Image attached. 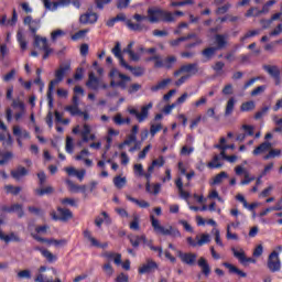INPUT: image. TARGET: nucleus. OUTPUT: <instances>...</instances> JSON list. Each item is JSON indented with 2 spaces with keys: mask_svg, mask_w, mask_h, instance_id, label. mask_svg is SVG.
<instances>
[{
  "mask_svg": "<svg viewBox=\"0 0 282 282\" xmlns=\"http://www.w3.org/2000/svg\"><path fill=\"white\" fill-rule=\"evenodd\" d=\"M175 17H184V11H175L174 13L162 10L159 8H150L148 9V17L142 15L140 13H135L132 19L134 21H149L150 23H175Z\"/></svg>",
  "mask_w": 282,
  "mask_h": 282,
  "instance_id": "nucleus-1",
  "label": "nucleus"
},
{
  "mask_svg": "<svg viewBox=\"0 0 282 282\" xmlns=\"http://www.w3.org/2000/svg\"><path fill=\"white\" fill-rule=\"evenodd\" d=\"M72 69V64L66 63L64 65H61L57 70H55V79H52L48 84V89L46 94V98L48 100V108H54V87L58 85V83H63V79L65 78V74Z\"/></svg>",
  "mask_w": 282,
  "mask_h": 282,
  "instance_id": "nucleus-2",
  "label": "nucleus"
},
{
  "mask_svg": "<svg viewBox=\"0 0 282 282\" xmlns=\"http://www.w3.org/2000/svg\"><path fill=\"white\" fill-rule=\"evenodd\" d=\"M150 220L155 235H162L163 237H173L174 239L177 237H182V232H180L177 228L173 226H169V228H165L160 224V220L156 219L155 216L151 215Z\"/></svg>",
  "mask_w": 282,
  "mask_h": 282,
  "instance_id": "nucleus-3",
  "label": "nucleus"
},
{
  "mask_svg": "<svg viewBox=\"0 0 282 282\" xmlns=\"http://www.w3.org/2000/svg\"><path fill=\"white\" fill-rule=\"evenodd\" d=\"M115 19L117 23L118 21L126 22L127 28L130 29L132 32H147V30H149V26H147V24H142V21H137V23H133L131 20H127V15L124 13L117 14Z\"/></svg>",
  "mask_w": 282,
  "mask_h": 282,
  "instance_id": "nucleus-4",
  "label": "nucleus"
},
{
  "mask_svg": "<svg viewBox=\"0 0 282 282\" xmlns=\"http://www.w3.org/2000/svg\"><path fill=\"white\" fill-rule=\"evenodd\" d=\"M58 215L53 210L51 212V218L53 221H62L63 224H67L69 219H74V213L65 207H57Z\"/></svg>",
  "mask_w": 282,
  "mask_h": 282,
  "instance_id": "nucleus-5",
  "label": "nucleus"
},
{
  "mask_svg": "<svg viewBox=\"0 0 282 282\" xmlns=\"http://www.w3.org/2000/svg\"><path fill=\"white\" fill-rule=\"evenodd\" d=\"M34 47H39V50L44 52L43 61H47V58H50V54L53 52L47 43V37H41L39 35H35Z\"/></svg>",
  "mask_w": 282,
  "mask_h": 282,
  "instance_id": "nucleus-6",
  "label": "nucleus"
},
{
  "mask_svg": "<svg viewBox=\"0 0 282 282\" xmlns=\"http://www.w3.org/2000/svg\"><path fill=\"white\" fill-rule=\"evenodd\" d=\"M149 109H153V104L149 102L148 105L141 108V112L138 111L135 108L128 109L130 116H135L138 122H144L147 118H149Z\"/></svg>",
  "mask_w": 282,
  "mask_h": 282,
  "instance_id": "nucleus-7",
  "label": "nucleus"
},
{
  "mask_svg": "<svg viewBox=\"0 0 282 282\" xmlns=\"http://www.w3.org/2000/svg\"><path fill=\"white\" fill-rule=\"evenodd\" d=\"M43 6L46 10H51L54 12L58 10V8H69L72 6V0H56L52 2V0H42Z\"/></svg>",
  "mask_w": 282,
  "mask_h": 282,
  "instance_id": "nucleus-8",
  "label": "nucleus"
},
{
  "mask_svg": "<svg viewBox=\"0 0 282 282\" xmlns=\"http://www.w3.org/2000/svg\"><path fill=\"white\" fill-rule=\"evenodd\" d=\"M23 24L29 25V31L34 36V41H36V32L41 30V19H32V15H26L23 19Z\"/></svg>",
  "mask_w": 282,
  "mask_h": 282,
  "instance_id": "nucleus-9",
  "label": "nucleus"
},
{
  "mask_svg": "<svg viewBox=\"0 0 282 282\" xmlns=\"http://www.w3.org/2000/svg\"><path fill=\"white\" fill-rule=\"evenodd\" d=\"M267 265L270 272H279L281 270V259H279V252L272 251L269 254Z\"/></svg>",
  "mask_w": 282,
  "mask_h": 282,
  "instance_id": "nucleus-10",
  "label": "nucleus"
},
{
  "mask_svg": "<svg viewBox=\"0 0 282 282\" xmlns=\"http://www.w3.org/2000/svg\"><path fill=\"white\" fill-rule=\"evenodd\" d=\"M160 265L153 259H147L145 263L141 264L138 269L139 274H153Z\"/></svg>",
  "mask_w": 282,
  "mask_h": 282,
  "instance_id": "nucleus-11",
  "label": "nucleus"
},
{
  "mask_svg": "<svg viewBox=\"0 0 282 282\" xmlns=\"http://www.w3.org/2000/svg\"><path fill=\"white\" fill-rule=\"evenodd\" d=\"M177 257L185 265L193 267L197 263V253L178 251Z\"/></svg>",
  "mask_w": 282,
  "mask_h": 282,
  "instance_id": "nucleus-12",
  "label": "nucleus"
},
{
  "mask_svg": "<svg viewBox=\"0 0 282 282\" xmlns=\"http://www.w3.org/2000/svg\"><path fill=\"white\" fill-rule=\"evenodd\" d=\"M263 69L271 76L272 79H274V83L276 87L281 85V70L279 69V66L276 65H264Z\"/></svg>",
  "mask_w": 282,
  "mask_h": 282,
  "instance_id": "nucleus-13",
  "label": "nucleus"
},
{
  "mask_svg": "<svg viewBox=\"0 0 282 282\" xmlns=\"http://www.w3.org/2000/svg\"><path fill=\"white\" fill-rule=\"evenodd\" d=\"M128 239L132 246V248H140V243L143 245V248H147V243H149V240L147 239V235H129Z\"/></svg>",
  "mask_w": 282,
  "mask_h": 282,
  "instance_id": "nucleus-14",
  "label": "nucleus"
},
{
  "mask_svg": "<svg viewBox=\"0 0 282 282\" xmlns=\"http://www.w3.org/2000/svg\"><path fill=\"white\" fill-rule=\"evenodd\" d=\"M102 79L96 76L94 72L88 74V79L86 82V87L93 91H98L100 89V83Z\"/></svg>",
  "mask_w": 282,
  "mask_h": 282,
  "instance_id": "nucleus-15",
  "label": "nucleus"
},
{
  "mask_svg": "<svg viewBox=\"0 0 282 282\" xmlns=\"http://www.w3.org/2000/svg\"><path fill=\"white\" fill-rule=\"evenodd\" d=\"M118 78L121 80L116 82L115 79L110 80L109 87H120V89H127V83H131L129 75L118 73Z\"/></svg>",
  "mask_w": 282,
  "mask_h": 282,
  "instance_id": "nucleus-16",
  "label": "nucleus"
},
{
  "mask_svg": "<svg viewBox=\"0 0 282 282\" xmlns=\"http://www.w3.org/2000/svg\"><path fill=\"white\" fill-rule=\"evenodd\" d=\"M214 46L217 51L228 47V34H216L214 36Z\"/></svg>",
  "mask_w": 282,
  "mask_h": 282,
  "instance_id": "nucleus-17",
  "label": "nucleus"
},
{
  "mask_svg": "<svg viewBox=\"0 0 282 282\" xmlns=\"http://www.w3.org/2000/svg\"><path fill=\"white\" fill-rule=\"evenodd\" d=\"M33 250H35V252H41L42 257H44L48 263H56V261H58V257L43 247L36 246L33 248Z\"/></svg>",
  "mask_w": 282,
  "mask_h": 282,
  "instance_id": "nucleus-18",
  "label": "nucleus"
},
{
  "mask_svg": "<svg viewBox=\"0 0 282 282\" xmlns=\"http://www.w3.org/2000/svg\"><path fill=\"white\" fill-rule=\"evenodd\" d=\"M79 22L84 25H87V23L94 24L98 22V13L87 11L86 13L82 14L79 17Z\"/></svg>",
  "mask_w": 282,
  "mask_h": 282,
  "instance_id": "nucleus-19",
  "label": "nucleus"
},
{
  "mask_svg": "<svg viewBox=\"0 0 282 282\" xmlns=\"http://www.w3.org/2000/svg\"><path fill=\"white\" fill-rule=\"evenodd\" d=\"M101 257L107 259V261H113L116 265H122V254L120 253H116L113 251H105L101 253Z\"/></svg>",
  "mask_w": 282,
  "mask_h": 282,
  "instance_id": "nucleus-20",
  "label": "nucleus"
},
{
  "mask_svg": "<svg viewBox=\"0 0 282 282\" xmlns=\"http://www.w3.org/2000/svg\"><path fill=\"white\" fill-rule=\"evenodd\" d=\"M231 252L240 263H254V259L246 257L243 249L237 250L235 247L231 248Z\"/></svg>",
  "mask_w": 282,
  "mask_h": 282,
  "instance_id": "nucleus-21",
  "label": "nucleus"
},
{
  "mask_svg": "<svg viewBox=\"0 0 282 282\" xmlns=\"http://www.w3.org/2000/svg\"><path fill=\"white\" fill-rule=\"evenodd\" d=\"M231 252L240 263H254V259L246 257L243 249L237 250L235 247L231 248Z\"/></svg>",
  "mask_w": 282,
  "mask_h": 282,
  "instance_id": "nucleus-22",
  "label": "nucleus"
},
{
  "mask_svg": "<svg viewBox=\"0 0 282 282\" xmlns=\"http://www.w3.org/2000/svg\"><path fill=\"white\" fill-rule=\"evenodd\" d=\"M32 237H33V239H35V241H39L40 243H48L50 246H52V243H54L56 247H58V246H65V243H67V241L65 239H62V240H57L54 238L47 239V238H43L39 235H33Z\"/></svg>",
  "mask_w": 282,
  "mask_h": 282,
  "instance_id": "nucleus-23",
  "label": "nucleus"
},
{
  "mask_svg": "<svg viewBox=\"0 0 282 282\" xmlns=\"http://www.w3.org/2000/svg\"><path fill=\"white\" fill-rule=\"evenodd\" d=\"M2 213H18V217L21 219L24 217L25 212H23V205L21 204H13L10 207L2 206L1 207Z\"/></svg>",
  "mask_w": 282,
  "mask_h": 282,
  "instance_id": "nucleus-24",
  "label": "nucleus"
},
{
  "mask_svg": "<svg viewBox=\"0 0 282 282\" xmlns=\"http://www.w3.org/2000/svg\"><path fill=\"white\" fill-rule=\"evenodd\" d=\"M0 240L4 241V243H10L13 241L14 243H21L23 239L19 237L15 232H10L9 235L3 234V231H0Z\"/></svg>",
  "mask_w": 282,
  "mask_h": 282,
  "instance_id": "nucleus-25",
  "label": "nucleus"
},
{
  "mask_svg": "<svg viewBox=\"0 0 282 282\" xmlns=\"http://www.w3.org/2000/svg\"><path fill=\"white\" fill-rule=\"evenodd\" d=\"M197 265L198 268H200L202 274L206 279H208V276H210V264H208V261L206 260V258L200 257L197 261Z\"/></svg>",
  "mask_w": 282,
  "mask_h": 282,
  "instance_id": "nucleus-26",
  "label": "nucleus"
},
{
  "mask_svg": "<svg viewBox=\"0 0 282 282\" xmlns=\"http://www.w3.org/2000/svg\"><path fill=\"white\" fill-rule=\"evenodd\" d=\"M29 173L28 169L19 165L15 170L11 171V177H13L15 182H21V178L29 175Z\"/></svg>",
  "mask_w": 282,
  "mask_h": 282,
  "instance_id": "nucleus-27",
  "label": "nucleus"
},
{
  "mask_svg": "<svg viewBox=\"0 0 282 282\" xmlns=\"http://www.w3.org/2000/svg\"><path fill=\"white\" fill-rule=\"evenodd\" d=\"M66 184L70 193H84L87 197V185H76L72 180H67Z\"/></svg>",
  "mask_w": 282,
  "mask_h": 282,
  "instance_id": "nucleus-28",
  "label": "nucleus"
},
{
  "mask_svg": "<svg viewBox=\"0 0 282 282\" xmlns=\"http://www.w3.org/2000/svg\"><path fill=\"white\" fill-rule=\"evenodd\" d=\"M183 72L185 74H187V76H196V74L199 73V64L197 63H189V64H185L183 65Z\"/></svg>",
  "mask_w": 282,
  "mask_h": 282,
  "instance_id": "nucleus-29",
  "label": "nucleus"
},
{
  "mask_svg": "<svg viewBox=\"0 0 282 282\" xmlns=\"http://www.w3.org/2000/svg\"><path fill=\"white\" fill-rule=\"evenodd\" d=\"M223 265L224 268H227V270H229V274H237L241 279H246V276H248V273L241 271L239 268L235 267L229 262H224Z\"/></svg>",
  "mask_w": 282,
  "mask_h": 282,
  "instance_id": "nucleus-30",
  "label": "nucleus"
},
{
  "mask_svg": "<svg viewBox=\"0 0 282 282\" xmlns=\"http://www.w3.org/2000/svg\"><path fill=\"white\" fill-rule=\"evenodd\" d=\"M121 67H124V69H128L129 72H131L133 76H137V77L144 76V67L142 66H131L129 65V63L126 62Z\"/></svg>",
  "mask_w": 282,
  "mask_h": 282,
  "instance_id": "nucleus-31",
  "label": "nucleus"
},
{
  "mask_svg": "<svg viewBox=\"0 0 282 282\" xmlns=\"http://www.w3.org/2000/svg\"><path fill=\"white\" fill-rule=\"evenodd\" d=\"M111 52L116 56V58H118L119 65L122 67L124 63H127V61H124V57L122 56V48L120 42H116V45Z\"/></svg>",
  "mask_w": 282,
  "mask_h": 282,
  "instance_id": "nucleus-32",
  "label": "nucleus"
},
{
  "mask_svg": "<svg viewBox=\"0 0 282 282\" xmlns=\"http://www.w3.org/2000/svg\"><path fill=\"white\" fill-rule=\"evenodd\" d=\"M217 50L215 46H209L206 47L205 50L202 51V56H204V61L203 63H206L208 61H213V57L215 56V54H217Z\"/></svg>",
  "mask_w": 282,
  "mask_h": 282,
  "instance_id": "nucleus-33",
  "label": "nucleus"
},
{
  "mask_svg": "<svg viewBox=\"0 0 282 282\" xmlns=\"http://www.w3.org/2000/svg\"><path fill=\"white\" fill-rule=\"evenodd\" d=\"M235 105H237V99H235V97H230L225 107V118L232 116V112L235 111Z\"/></svg>",
  "mask_w": 282,
  "mask_h": 282,
  "instance_id": "nucleus-34",
  "label": "nucleus"
},
{
  "mask_svg": "<svg viewBox=\"0 0 282 282\" xmlns=\"http://www.w3.org/2000/svg\"><path fill=\"white\" fill-rule=\"evenodd\" d=\"M270 149H272V143L264 141L258 145L252 153L253 155H261V153H265L267 151H270Z\"/></svg>",
  "mask_w": 282,
  "mask_h": 282,
  "instance_id": "nucleus-35",
  "label": "nucleus"
},
{
  "mask_svg": "<svg viewBox=\"0 0 282 282\" xmlns=\"http://www.w3.org/2000/svg\"><path fill=\"white\" fill-rule=\"evenodd\" d=\"M172 79L171 78H165L161 82H159L156 85L152 86L150 89L153 94H155L156 91H160L161 89H166V87H169V85H171Z\"/></svg>",
  "mask_w": 282,
  "mask_h": 282,
  "instance_id": "nucleus-36",
  "label": "nucleus"
},
{
  "mask_svg": "<svg viewBox=\"0 0 282 282\" xmlns=\"http://www.w3.org/2000/svg\"><path fill=\"white\" fill-rule=\"evenodd\" d=\"M105 221H106V224H111V218L109 217V214L107 212H102L101 217L98 216L95 219V225L97 226V228H100L102 226V224H105Z\"/></svg>",
  "mask_w": 282,
  "mask_h": 282,
  "instance_id": "nucleus-37",
  "label": "nucleus"
},
{
  "mask_svg": "<svg viewBox=\"0 0 282 282\" xmlns=\"http://www.w3.org/2000/svg\"><path fill=\"white\" fill-rule=\"evenodd\" d=\"M17 41L20 45V50L25 52V50H28V41L25 40V35H23V31L19 30L17 32Z\"/></svg>",
  "mask_w": 282,
  "mask_h": 282,
  "instance_id": "nucleus-38",
  "label": "nucleus"
},
{
  "mask_svg": "<svg viewBox=\"0 0 282 282\" xmlns=\"http://www.w3.org/2000/svg\"><path fill=\"white\" fill-rule=\"evenodd\" d=\"M13 135H15V138H23L24 140H30V132L28 130H21V127L19 126L13 127Z\"/></svg>",
  "mask_w": 282,
  "mask_h": 282,
  "instance_id": "nucleus-39",
  "label": "nucleus"
},
{
  "mask_svg": "<svg viewBox=\"0 0 282 282\" xmlns=\"http://www.w3.org/2000/svg\"><path fill=\"white\" fill-rule=\"evenodd\" d=\"M126 199H128V202H131L132 204H135L137 206H139V208H149L151 206L149 202L133 198L131 195H127Z\"/></svg>",
  "mask_w": 282,
  "mask_h": 282,
  "instance_id": "nucleus-40",
  "label": "nucleus"
},
{
  "mask_svg": "<svg viewBox=\"0 0 282 282\" xmlns=\"http://www.w3.org/2000/svg\"><path fill=\"white\" fill-rule=\"evenodd\" d=\"M133 142H138V137L129 134L123 142L118 144V149L122 151L124 147H130L131 144H133Z\"/></svg>",
  "mask_w": 282,
  "mask_h": 282,
  "instance_id": "nucleus-41",
  "label": "nucleus"
},
{
  "mask_svg": "<svg viewBox=\"0 0 282 282\" xmlns=\"http://www.w3.org/2000/svg\"><path fill=\"white\" fill-rule=\"evenodd\" d=\"M34 193H35V195H37V197H43L45 195H52V193H54V187L46 186L44 188H35Z\"/></svg>",
  "mask_w": 282,
  "mask_h": 282,
  "instance_id": "nucleus-42",
  "label": "nucleus"
},
{
  "mask_svg": "<svg viewBox=\"0 0 282 282\" xmlns=\"http://www.w3.org/2000/svg\"><path fill=\"white\" fill-rule=\"evenodd\" d=\"M64 111H67L70 116H82L83 110L78 106L68 105L64 108Z\"/></svg>",
  "mask_w": 282,
  "mask_h": 282,
  "instance_id": "nucleus-43",
  "label": "nucleus"
},
{
  "mask_svg": "<svg viewBox=\"0 0 282 282\" xmlns=\"http://www.w3.org/2000/svg\"><path fill=\"white\" fill-rule=\"evenodd\" d=\"M224 180H228V173L226 172H220L217 174L212 182V186H217L224 182Z\"/></svg>",
  "mask_w": 282,
  "mask_h": 282,
  "instance_id": "nucleus-44",
  "label": "nucleus"
},
{
  "mask_svg": "<svg viewBox=\"0 0 282 282\" xmlns=\"http://www.w3.org/2000/svg\"><path fill=\"white\" fill-rule=\"evenodd\" d=\"M225 67L226 63L218 61L212 66V69L215 72L216 76H221Z\"/></svg>",
  "mask_w": 282,
  "mask_h": 282,
  "instance_id": "nucleus-45",
  "label": "nucleus"
},
{
  "mask_svg": "<svg viewBox=\"0 0 282 282\" xmlns=\"http://www.w3.org/2000/svg\"><path fill=\"white\" fill-rule=\"evenodd\" d=\"M84 237L85 239H88V241H90V245L93 246V248H98V246H100V242L91 236L90 230H85Z\"/></svg>",
  "mask_w": 282,
  "mask_h": 282,
  "instance_id": "nucleus-46",
  "label": "nucleus"
},
{
  "mask_svg": "<svg viewBox=\"0 0 282 282\" xmlns=\"http://www.w3.org/2000/svg\"><path fill=\"white\" fill-rule=\"evenodd\" d=\"M4 191L7 192L8 195H19L22 188L20 186L14 187V185H6Z\"/></svg>",
  "mask_w": 282,
  "mask_h": 282,
  "instance_id": "nucleus-47",
  "label": "nucleus"
},
{
  "mask_svg": "<svg viewBox=\"0 0 282 282\" xmlns=\"http://www.w3.org/2000/svg\"><path fill=\"white\" fill-rule=\"evenodd\" d=\"M91 133V127L89 124L85 123L84 129L82 131V140L83 142H89V134Z\"/></svg>",
  "mask_w": 282,
  "mask_h": 282,
  "instance_id": "nucleus-48",
  "label": "nucleus"
},
{
  "mask_svg": "<svg viewBox=\"0 0 282 282\" xmlns=\"http://www.w3.org/2000/svg\"><path fill=\"white\" fill-rule=\"evenodd\" d=\"M145 248H150V250H152V252H159L160 258H162V254H164V250L162 249V247L153 246V240H148Z\"/></svg>",
  "mask_w": 282,
  "mask_h": 282,
  "instance_id": "nucleus-49",
  "label": "nucleus"
},
{
  "mask_svg": "<svg viewBox=\"0 0 282 282\" xmlns=\"http://www.w3.org/2000/svg\"><path fill=\"white\" fill-rule=\"evenodd\" d=\"M254 107H257V104H254V101H246L241 104L240 111H252Z\"/></svg>",
  "mask_w": 282,
  "mask_h": 282,
  "instance_id": "nucleus-50",
  "label": "nucleus"
},
{
  "mask_svg": "<svg viewBox=\"0 0 282 282\" xmlns=\"http://www.w3.org/2000/svg\"><path fill=\"white\" fill-rule=\"evenodd\" d=\"M113 184L116 188H124V186L127 185V177L116 176L113 178Z\"/></svg>",
  "mask_w": 282,
  "mask_h": 282,
  "instance_id": "nucleus-51",
  "label": "nucleus"
},
{
  "mask_svg": "<svg viewBox=\"0 0 282 282\" xmlns=\"http://www.w3.org/2000/svg\"><path fill=\"white\" fill-rule=\"evenodd\" d=\"M17 78V69H11L9 73L2 76L3 83H11V80H14Z\"/></svg>",
  "mask_w": 282,
  "mask_h": 282,
  "instance_id": "nucleus-52",
  "label": "nucleus"
},
{
  "mask_svg": "<svg viewBox=\"0 0 282 282\" xmlns=\"http://www.w3.org/2000/svg\"><path fill=\"white\" fill-rule=\"evenodd\" d=\"M61 204L63 206H72L73 208H78V203H76V199L69 197L61 199Z\"/></svg>",
  "mask_w": 282,
  "mask_h": 282,
  "instance_id": "nucleus-53",
  "label": "nucleus"
},
{
  "mask_svg": "<svg viewBox=\"0 0 282 282\" xmlns=\"http://www.w3.org/2000/svg\"><path fill=\"white\" fill-rule=\"evenodd\" d=\"M261 34V30H252L247 32L242 37H240V42L243 43L247 41V39H251V36H259Z\"/></svg>",
  "mask_w": 282,
  "mask_h": 282,
  "instance_id": "nucleus-54",
  "label": "nucleus"
},
{
  "mask_svg": "<svg viewBox=\"0 0 282 282\" xmlns=\"http://www.w3.org/2000/svg\"><path fill=\"white\" fill-rule=\"evenodd\" d=\"M193 3H195V2L192 0L172 1L171 7L172 8H182L184 6H193Z\"/></svg>",
  "mask_w": 282,
  "mask_h": 282,
  "instance_id": "nucleus-55",
  "label": "nucleus"
},
{
  "mask_svg": "<svg viewBox=\"0 0 282 282\" xmlns=\"http://www.w3.org/2000/svg\"><path fill=\"white\" fill-rule=\"evenodd\" d=\"M62 36H65V31L58 29L51 33V41L56 42L58 39H62Z\"/></svg>",
  "mask_w": 282,
  "mask_h": 282,
  "instance_id": "nucleus-56",
  "label": "nucleus"
},
{
  "mask_svg": "<svg viewBox=\"0 0 282 282\" xmlns=\"http://www.w3.org/2000/svg\"><path fill=\"white\" fill-rule=\"evenodd\" d=\"M113 0H95L97 10H105V6H109Z\"/></svg>",
  "mask_w": 282,
  "mask_h": 282,
  "instance_id": "nucleus-57",
  "label": "nucleus"
},
{
  "mask_svg": "<svg viewBox=\"0 0 282 282\" xmlns=\"http://www.w3.org/2000/svg\"><path fill=\"white\" fill-rule=\"evenodd\" d=\"M173 63H177V57L175 56L166 57L164 61V67L166 69H171L173 67Z\"/></svg>",
  "mask_w": 282,
  "mask_h": 282,
  "instance_id": "nucleus-58",
  "label": "nucleus"
},
{
  "mask_svg": "<svg viewBox=\"0 0 282 282\" xmlns=\"http://www.w3.org/2000/svg\"><path fill=\"white\" fill-rule=\"evenodd\" d=\"M268 111H270V106L263 107L261 110L256 112L254 120H261V118H263V116H265Z\"/></svg>",
  "mask_w": 282,
  "mask_h": 282,
  "instance_id": "nucleus-59",
  "label": "nucleus"
},
{
  "mask_svg": "<svg viewBox=\"0 0 282 282\" xmlns=\"http://www.w3.org/2000/svg\"><path fill=\"white\" fill-rule=\"evenodd\" d=\"M206 243H210V235H208V234H203V235L200 236V239L197 241V245H198L199 247H202V246H206Z\"/></svg>",
  "mask_w": 282,
  "mask_h": 282,
  "instance_id": "nucleus-60",
  "label": "nucleus"
},
{
  "mask_svg": "<svg viewBox=\"0 0 282 282\" xmlns=\"http://www.w3.org/2000/svg\"><path fill=\"white\" fill-rule=\"evenodd\" d=\"M215 162H219V155H215L213 162L207 163L208 169H221V163Z\"/></svg>",
  "mask_w": 282,
  "mask_h": 282,
  "instance_id": "nucleus-61",
  "label": "nucleus"
},
{
  "mask_svg": "<svg viewBox=\"0 0 282 282\" xmlns=\"http://www.w3.org/2000/svg\"><path fill=\"white\" fill-rule=\"evenodd\" d=\"M102 271L107 276H113V267H111V263L107 262L102 265Z\"/></svg>",
  "mask_w": 282,
  "mask_h": 282,
  "instance_id": "nucleus-62",
  "label": "nucleus"
},
{
  "mask_svg": "<svg viewBox=\"0 0 282 282\" xmlns=\"http://www.w3.org/2000/svg\"><path fill=\"white\" fill-rule=\"evenodd\" d=\"M18 279H32V271L26 269L18 272Z\"/></svg>",
  "mask_w": 282,
  "mask_h": 282,
  "instance_id": "nucleus-63",
  "label": "nucleus"
},
{
  "mask_svg": "<svg viewBox=\"0 0 282 282\" xmlns=\"http://www.w3.org/2000/svg\"><path fill=\"white\" fill-rule=\"evenodd\" d=\"M66 152L74 153V139L72 137L66 138Z\"/></svg>",
  "mask_w": 282,
  "mask_h": 282,
  "instance_id": "nucleus-64",
  "label": "nucleus"
}]
</instances>
